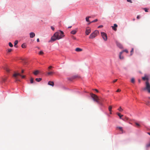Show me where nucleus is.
Wrapping results in <instances>:
<instances>
[{"instance_id":"25","label":"nucleus","mask_w":150,"mask_h":150,"mask_svg":"<svg viewBox=\"0 0 150 150\" xmlns=\"http://www.w3.org/2000/svg\"><path fill=\"white\" fill-rule=\"evenodd\" d=\"M21 47L23 48H25L26 47V45L25 44H23L22 45Z\"/></svg>"},{"instance_id":"51","label":"nucleus","mask_w":150,"mask_h":150,"mask_svg":"<svg viewBox=\"0 0 150 150\" xmlns=\"http://www.w3.org/2000/svg\"><path fill=\"white\" fill-rule=\"evenodd\" d=\"M89 22V23H88V25H90V24L91 23H92V22Z\"/></svg>"},{"instance_id":"37","label":"nucleus","mask_w":150,"mask_h":150,"mask_svg":"<svg viewBox=\"0 0 150 150\" xmlns=\"http://www.w3.org/2000/svg\"><path fill=\"white\" fill-rule=\"evenodd\" d=\"M144 10L146 12H148V9L147 8H144Z\"/></svg>"},{"instance_id":"32","label":"nucleus","mask_w":150,"mask_h":150,"mask_svg":"<svg viewBox=\"0 0 150 150\" xmlns=\"http://www.w3.org/2000/svg\"><path fill=\"white\" fill-rule=\"evenodd\" d=\"M118 110L120 112H122L123 110L122 109L121 107H120Z\"/></svg>"},{"instance_id":"36","label":"nucleus","mask_w":150,"mask_h":150,"mask_svg":"<svg viewBox=\"0 0 150 150\" xmlns=\"http://www.w3.org/2000/svg\"><path fill=\"white\" fill-rule=\"evenodd\" d=\"M12 51V50L11 49H8V52H11Z\"/></svg>"},{"instance_id":"6","label":"nucleus","mask_w":150,"mask_h":150,"mask_svg":"<svg viewBox=\"0 0 150 150\" xmlns=\"http://www.w3.org/2000/svg\"><path fill=\"white\" fill-rule=\"evenodd\" d=\"M101 34L103 39L105 41H106L107 40V34L104 32H101Z\"/></svg>"},{"instance_id":"17","label":"nucleus","mask_w":150,"mask_h":150,"mask_svg":"<svg viewBox=\"0 0 150 150\" xmlns=\"http://www.w3.org/2000/svg\"><path fill=\"white\" fill-rule=\"evenodd\" d=\"M77 31L76 30H73L71 31V34L74 35L76 33Z\"/></svg>"},{"instance_id":"22","label":"nucleus","mask_w":150,"mask_h":150,"mask_svg":"<svg viewBox=\"0 0 150 150\" xmlns=\"http://www.w3.org/2000/svg\"><path fill=\"white\" fill-rule=\"evenodd\" d=\"M4 69L7 72H9V69L6 67H5L4 68Z\"/></svg>"},{"instance_id":"23","label":"nucleus","mask_w":150,"mask_h":150,"mask_svg":"<svg viewBox=\"0 0 150 150\" xmlns=\"http://www.w3.org/2000/svg\"><path fill=\"white\" fill-rule=\"evenodd\" d=\"M91 18V17L90 16L87 17L86 18V21L88 22H90L89 20V18Z\"/></svg>"},{"instance_id":"11","label":"nucleus","mask_w":150,"mask_h":150,"mask_svg":"<svg viewBox=\"0 0 150 150\" xmlns=\"http://www.w3.org/2000/svg\"><path fill=\"white\" fill-rule=\"evenodd\" d=\"M75 51L77 52H80L82 51L83 50L80 48L78 47L75 49Z\"/></svg>"},{"instance_id":"28","label":"nucleus","mask_w":150,"mask_h":150,"mask_svg":"<svg viewBox=\"0 0 150 150\" xmlns=\"http://www.w3.org/2000/svg\"><path fill=\"white\" fill-rule=\"evenodd\" d=\"M8 45H9V46L10 47H13V45L11 43V42H10L9 43Z\"/></svg>"},{"instance_id":"39","label":"nucleus","mask_w":150,"mask_h":150,"mask_svg":"<svg viewBox=\"0 0 150 150\" xmlns=\"http://www.w3.org/2000/svg\"><path fill=\"white\" fill-rule=\"evenodd\" d=\"M135 124L136 125H137V126L138 127H140V125L138 124V123H137V122H135Z\"/></svg>"},{"instance_id":"40","label":"nucleus","mask_w":150,"mask_h":150,"mask_svg":"<svg viewBox=\"0 0 150 150\" xmlns=\"http://www.w3.org/2000/svg\"><path fill=\"white\" fill-rule=\"evenodd\" d=\"M71 38H72L74 39V40H76V38L75 37H74V36H71Z\"/></svg>"},{"instance_id":"21","label":"nucleus","mask_w":150,"mask_h":150,"mask_svg":"<svg viewBox=\"0 0 150 150\" xmlns=\"http://www.w3.org/2000/svg\"><path fill=\"white\" fill-rule=\"evenodd\" d=\"M54 72L53 71L49 72L47 73V74L48 75H52L54 74Z\"/></svg>"},{"instance_id":"15","label":"nucleus","mask_w":150,"mask_h":150,"mask_svg":"<svg viewBox=\"0 0 150 150\" xmlns=\"http://www.w3.org/2000/svg\"><path fill=\"white\" fill-rule=\"evenodd\" d=\"M117 128L120 130L122 132V133H123V130L122 129V127H117Z\"/></svg>"},{"instance_id":"50","label":"nucleus","mask_w":150,"mask_h":150,"mask_svg":"<svg viewBox=\"0 0 150 150\" xmlns=\"http://www.w3.org/2000/svg\"><path fill=\"white\" fill-rule=\"evenodd\" d=\"M95 91H96L97 92H98V90H97V89H95Z\"/></svg>"},{"instance_id":"43","label":"nucleus","mask_w":150,"mask_h":150,"mask_svg":"<svg viewBox=\"0 0 150 150\" xmlns=\"http://www.w3.org/2000/svg\"><path fill=\"white\" fill-rule=\"evenodd\" d=\"M149 103H150V102L149 101H148L146 102V104L147 105H149Z\"/></svg>"},{"instance_id":"4","label":"nucleus","mask_w":150,"mask_h":150,"mask_svg":"<svg viewBox=\"0 0 150 150\" xmlns=\"http://www.w3.org/2000/svg\"><path fill=\"white\" fill-rule=\"evenodd\" d=\"M18 76H21L22 78H24L25 77V76L21 75L19 73H15L13 74V76L14 77L16 81H20V80L19 78L18 77Z\"/></svg>"},{"instance_id":"48","label":"nucleus","mask_w":150,"mask_h":150,"mask_svg":"<svg viewBox=\"0 0 150 150\" xmlns=\"http://www.w3.org/2000/svg\"><path fill=\"white\" fill-rule=\"evenodd\" d=\"M117 79H115L113 81V83H115V82H116V81H117Z\"/></svg>"},{"instance_id":"26","label":"nucleus","mask_w":150,"mask_h":150,"mask_svg":"<svg viewBox=\"0 0 150 150\" xmlns=\"http://www.w3.org/2000/svg\"><path fill=\"white\" fill-rule=\"evenodd\" d=\"M30 83H33V79L32 78H31L30 79Z\"/></svg>"},{"instance_id":"54","label":"nucleus","mask_w":150,"mask_h":150,"mask_svg":"<svg viewBox=\"0 0 150 150\" xmlns=\"http://www.w3.org/2000/svg\"><path fill=\"white\" fill-rule=\"evenodd\" d=\"M147 134L150 135V132H148Z\"/></svg>"},{"instance_id":"45","label":"nucleus","mask_w":150,"mask_h":150,"mask_svg":"<svg viewBox=\"0 0 150 150\" xmlns=\"http://www.w3.org/2000/svg\"><path fill=\"white\" fill-rule=\"evenodd\" d=\"M103 25H100L98 27V28H102L103 27Z\"/></svg>"},{"instance_id":"9","label":"nucleus","mask_w":150,"mask_h":150,"mask_svg":"<svg viewBox=\"0 0 150 150\" xmlns=\"http://www.w3.org/2000/svg\"><path fill=\"white\" fill-rule=\"evenodd\" d=\"M116 43L117 46L120 48H122V45L120 43L116 41Z\"/></svg>"},{"instance_id":"46","label":"nucleus","mask_w":150,"mask_h":150,"mask_svg":"<svg viewBox=\"0 0 150 150\" xmlns=\"http://www.w3.org/2000/svg\"><path fill=\"white\" fill-rule=\"evenodd\" d=\"M121 91V90L119 89H118L116 91L117 92H120Z\"/></svg>"},{"instance_id":"31","label":"nucleus","mask_w":150,"mask_h":150,"mask_svg":"<svg viewBox=\"0 0 150 150\" xmlns=\"http://www.w3.org/2000/svg\"><path fill=\"white\" fill-rule=\"evenodd\" d=\"M18 43V41L17 40H16L14 42V46H15V45H17Z\"/></svg>"},{"instance_id":"13","label":"nucleus","mask_w":150,"mask_h":150,"mask_svg":"<svg viewBox=\"0 0 150 150\" xmlns=\"http://www.w3.org/2000/svg\"><path fill=\"white\" fill-rule=\"evenodd\" d=\"M142 79L143 80H148V76H146L145 75V76L144 77H143L142 78Z\"/></svg>"},{"instance_id":"20","label":"nucleus","mask_w":150,"mask_h":150,"mask_svg":"<svg viewBox=\"0 0 150 150\" xmlns=\"http://www.w3.org/2000/svg\"><path fill=\"white\" fill-rule=\"evenodd\" d=\"M42 80L41 78H36L35 79V80L37 82H40Z\"/></svg>"},{"instance_id":"30","label":"nucleus","mask_w":150,"mask_h":150,"mask_svg":"<svg viewBox=\"0 0 150 150\" xmlns=\"http://www.w3.org/2000/svg\"><path fill=\"white\" fill-rule=\"evenodd\" d=\"M146 146L147 147H150V142L146 144Z\"/></svg>"},{"instance_id":"12","label":"nucleus","mask_w":150,"mask_h":150,"mask_svg":"<svg viewBox=\"0 0 150 150\" xmlns=\"http://www.w3.org/2000/svg\"><path fill=\"white\" fill-rule=\"evenodd\" d=\"M48 84L49 85L53 86H54V83L53 81H50L48 82Z\"/></svg>"},{"instance_id":"10","label":"nucleus","mask_w":150,"mask_h":150,"mask_svg":"<svg viewBox=\"0 0 150 150\" xmlns=\"http://www.w3.org/2000/svg\"><path fill=\"white\" fill-rule=\"evenodd\" d=\"M35 35L34 33L31 32L30 33V38H33L35 36Z\"/></svg>"},{"instance_id":"2","label":"nucleus","mask_w":150,"mask_h":150,"mask_svg":"<svg viewBox=\"0 0 150 150\" xmlns=\"http://www.w3.org/2000/svg\"><path fill=\"white\" fill-rule=\"evenodd\" d=\"M90 95L91 97L94 101L96 102L98 104L101 105H103V103L101 102V100H100V98H98V97L97 95L92 93H91Z\"/></svg>"},{"instance_id":"42","label":"nucleus","mask_w":150,"mask_h":150,"mask_svg":"<svg viewBox=\"0 0 150 150\" xmlns=\"http://www.w3.org/2000/svg\"><path fill=\"white\" fill-rule=\"evenodd\" d=\"M127 1L128 2H130V3H132V1L131 0H127Z\"/></svg>"},{"instance_id":"53","label":"nucleus","mask_w":150,"mask_h":150,"mask_svg":"<svg viewBox=\"0 0 150 150\" xmlns=\"http://www.w3.org/2000/svg\"><path fill=\"white\" fill-rule=\"evenodd\" d=\"M71 26H69V27H68V28H71Z\"/></svg>"},{"instance_id":"3","label":"nucleus","mask_w":150,"mask_h":150,"mask_svg":"<svg viewBox=\"0 0 150 150\" xmlns=\"http://www.w3.org/2000/svg\"><path fill=\"white\" fill-rule=\"evenodd\" d=\"M99 34V32L98 30H95L93 33H91L89 36L90 39H92L95 38Z\"/></svg>"},{"instance_id":"5","label":"nucleus","mask_w":150,"mask_h":150,"mask_svg":"<svg viewBox=\"0 0 150 150\" xmlns=\"http://www.w3.org/2000/svg\"><path fill=\"white\" fill-rule=\"evenodd\" d=\"M147 90L148 93H150V84L148 81L146 82V87L142 88L143 90Z\"/></svg>"},{"instance_id":"33","label":"nucleus","mask_w":150,"mask_h":150,"mask_svg":"<svg viewBox=\"0 0 150 150\" xmlns=\"http://www.w3.org/2000/svg\"><path fill=\"white\" fill-rule=\"evenodd\" d=\"M134 78H132L131 80V82L132 83H134Z\"/></svg>"},{"instance_id":"18","label":"nucleus","mask_w":150,"mask_h":150,"mask_svg":"<svg viewBox=\"0 0 150 150\" xmlns=\"http://www.w3.org/2000/svg\"><path fill=\"white\" fill-rule=\"evenodd\" d=\"M117 115L119 117L120 119H122V117L123 116V115H121L120 113L117 112Z\"/></svg>"},{"instance_id":"56","label":"nucleus","mask_w":150,"mask_h":150,"mask_svg":"<svg viewBox=\"0 0 150 150\" xmlns=\"http://www.w3.org/2000/svg\"><path fill=\"white\" fill-rule=\"evenodd\" d=\"M148 98H149V99H150V97H149Z\"/></svg>"},{"instance_id":"52","label":"nucleus","mask_w":150,"mask_h":150,"mask_svg":"<svg viewBox=\"0 0 150 150\" xmlns=\"http://www.w3.org/2000/svg\"><path fill=\"white\" fill-rule=\"evenodd\" d=\"M23 72H24V71H23V70H22V71H21V73H23Z\"/></svg>"},{"instance_id":"47","label":"nucleus","mask_w":150,"mask_h":150,"mask_svg":"<svg viewBox=\"0 0 150 150\" xmlns=\"http://www.w3.org/2000/svg\"><path fill=\"white\" fill-rule=\"evenodd\" d=\"M137 19H139V18H140V16H139V15L137 16Z\"/></svg>"},{"instance_id":"16","label":"nucleus","mask_w":150,"mask_h":150,"mask_svg":"<svg viewBox=\"0 0 150 150\" xmlns=\"http://www.w3.org/2000/svg\"><path fill=\"white\" fill-rule=\"evenodd\" d=\"M39 73V71L38 70H36L33 72V73L35 75H37Z\"/></svg>"},{"instance_id":"49","label":"nucleus","mask_w":150,"mask_h":150,"mask_svg":"<svg viewBox=\"0 0 150 150\" xmlns=\"http://www.w3.org/2000/svg\"><path fill=\"white\" fill-rule=\"evenodd\" d=\"M37 42H39L40 41L39 39V38H38L37 39Z\"/></svg>"},{"instance_id":"1","label":"nucleus","mask_w":150,"mask_h":150,"mask_svg":"<svg viewBox=\"0 0 150 150\" xmlns=\"http://www.w3.org/2000/svg\"><path fill=\"white\" fill-rule=\"evenodd\" d=\"M64 36V32L61 30H59L56 32L54 34L49 42H53L56 40H59L62 38Z\"/></svg>"},{"instance_id":"35","label":"nucleus","mask_w":150,"mask_h":150,"mask_svg":"<svg viewBox=\"0 0 150 150\" xmlns=\"http://www.w3.org/2000/svg\"><path fill=\"white\" fill-rule=\"evenodd\" d=\"M98 21V19H96L95 20L93 21H91V22L92 23H94L97 22Z\"/></svg>"},{"instance_id":"55","label":"nucleus","mask_w":150,"mask_h":150,"mask_svg":"<svg viewBox=\"0 0 150 150\" xmlns=\"http://www.w3.org/2000/svg\"><path fill=\"white\" fill-rule=\"evenodd\" d=\"M139 83L140 82V80H139Z\"/></svg>"},{"instance_id":"7","label":"nucleus","mask_w":150,"mask_h":150,"mask_svg":"<svg viewBox=\"0 0 150 150\" xmlns=\"http://www.w3.org/2000/svg\"><path fill=\"white\" fill-rule=\"evenodd\" d=\"M91 32V28L89 27H88L86 28V35H88Z\"/></svg>"},{"instance_id":"24","label":"nucleus","mask_w":150,"mask_h":150,"mask_svg":"<svg viewBox=\"0 0 150 150\" xmlns=\"http://www.w3.org/2000/svg\"><path fill=\"white\" fill-rule=\"evenodd\" d=\"M133 52H134V48H132V50L130 52V56H132V55Z\"/></svg>"},{"instance_id":"14","label":"nucleus","mask_w":150,"mask_h":150,"mask_svg":"<svg viewBox=\"0 0 150 150\" xmlns=\"http://www.w3.org/2000/svg\"><path fill=\"white\" fill-rule=\"evenodd\" d=\"M122 54V52H120L119 54V58L120 59H123V57L121 55Z\"/></svg>"},{"instance_id":"27","label":"nucleus","mask_w":150,"mask_h":150,"mask_svg":"<svg viewBox=\"0 0 150 150\" xmlns=\"http://www.w3.org/2000/svg\"><path fill=\"white\" fill-rule=\"evenodd\" d=\"M44 54V53L42 51H41L39 52V54L40 55H42Z\"/></svg>"},{"instance_id":"41","label":"nucleus","mask_w":150,"mask_h":150,"mask_svg":"<svg viewBox=\"0 0 150 150\" xmlns=\"http://www.w3.org/2000/svg\"><path fill=\"white\" fill-rule=\"evenodd\" d=\"M7 79V78L6 77V78H4L3 79V81L4 82H5V81Z\"/></svg>"},{"instance_id":"29","label":"nucleus","mask_w":150,"mask_h":150,"mask_svg":"<svg viewBox=\"0 0 150 150\" xmlns=\"http://www.w3.org/2000/svg\"><path fill=\"white\" fill-rule=\"evenodd\" d=\"M121 52H122V53L124 52H126V53H128V51L127 50H123Z\"/></svg>"},{"instance_id":"38","label":"nucleus","mask_w":150,"mask_h":150,"mask_svg":"<svg viewBox=\"0 0 150 150\" xmlns=\"http://www.w3.org/2000/svg\"><path fill=\"white\" fill-rule=\"evenodd\" d=\"M100 100H101V103H102V102L103 101V99L102 98H100Z\"/></svg>"},{"instance_id":"34","label":"nucleus","mask_w":150,"mask_h":150,"mask_svg":"<svg viewBox=\"0 0 150 150\" xmlns=\"http://www.w3.org/2000/svg\"><path fill=\"white\" fill-rule=\"evenodd\" d=\"M52 66H50L48 67V69L49 71L50 70L52 69Z\"/></svg>"},{"instance_id":"8","label":"nucleus","mask_w":150,"mask_h":150,"mask_svg":"<svg viewBox=\"0 0 150 150\" xmlns=\"http://www.w3.org/2000/svg\"><path fill=\"white\" fill-rule=\"evenodd\" d=\"M117 24H114V26H112L111 27L112 28L113 30H114L116 31L117 30Z\"/></svg>"},{"instance_id":"44","label":"nucleus","mask_w":150,"mask_h":150,"mask_svg":"<svg viewBox=\"0 0 150 150\" xmlns=\"http://www.w3.org/2000/svg\"><path fill=\"white\" fill-rule=\"evenodd\" d=\"M51 29L53 30H54V27H53V26H51Z\"/></svg>"},{"instance_id":"19","label":"nucleus","mask_w":150,"mask_h":150,"mask_svg":"<svg viewBox=\"0 0 150 150\" xmlns=\"http://www.w3.org/2000/svg\"><path fill=\"white\" fill-rule=\"evenodd\" d=\"M112 107L111 106H109L108 107V110L110 112V113L111 114V111H112Z\"/></svg>"}]
</instances>
